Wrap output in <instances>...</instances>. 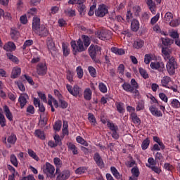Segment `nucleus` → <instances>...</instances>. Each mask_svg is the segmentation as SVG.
I'll list each match as a JSON object with an SVG mask.
<instances>
[{
  "label": "nucleus",
  "instance_id": "nucleus-1",
  "mask_svg": "<svg viewBox=\"0 0 180 180\" xmlns=\"http://www.w3.org/2000/svg\"><path fill=\"white\" fill-rule=\"evenodd\" d=\"M32 30L41 37L46 36V26L42 25L40 27V18L37 16H34L32 20Z\"/></svg>",
  "mask_w": 180,
  "mask_h": 180
},
{
  "label": "nucleus",
  "instance_id": "nucleus-2",
  "mask_svg": "<svg viewBox=\"0 0 180 180\" xmlns=\"http://www.w3.org/2000/svg\"><path fill=\"white\" fill-rule=\"evenodd\" d=\"M101 49L97 45H91L89 48V54L91 59L96 63H100V60L96 59L97 55H101Z\"/></svg>",
  "mask_w": 180,
  "mask_h": 180
},
{
  "label": "nucleus",
  "instance_id": "nucleus-3",
  "mask_svg": "<svg viewBox=\"0 0 180 180\" xmlns=\"http://www.w3.org/2000/svg\"><path fill=\"white\" fill-rule=\"evenodd\" d=\"M167 70L170 76H173L176 73V70L178 68V65L176 59L172 57L167 62L166 65Z\"/></svg>",
  "mask_w": 180,
  "mask_h": 180
},
{
  "label": "nucleus",
  "instance_id": "nucleus-4",
  "mask_svg": "<svg viewBox=\"0 0 180 180\" xmlns=\"http://www.w3.org/2000/svg\"><path fill=\"white\" fill-rule=\"evenodd\" d=\"M71 47L72 48L73 54L76 55L77 52H82L86 50V47H84L83 41L79 39L77 44L75 41L70 42Z\"/></svg>",
  "mask_w": 180,
  "mask_h": 180
},
{
  "label": "nucleus",
  "instance_id": "nucleus-5",
  "mask_svg": "<svg viewBox=\"0 0 180 180\" xmlns=\"http://www.w3.org/2000/svg\"><path fill=\"white\" fill-rule=\"evenodd\" d=\"M108 13V7L105 4L99 5L98 9L95 11V15L98 18H103Z\"/></svg>",
  "mask_w": 180,
  "mask_h": 180
},
{
  "label": "nucleus",
  "instance_id": "nucleus-6",
  "mask_svg": "<svg viewBox=\"0 0 180 180\" xmlns=\"http://www.w3.org/2000/svg\"><path fill=\"white\" fill-rule=\"evenodd\" d=\"M66 89H68V92L75 97L79 96L82 90L81 88L77 85H75L72 87L71 85L67 84Z\"/></svg>",
  "mask_w": 180,
  "mask_h": 180
},
{
  "label": "nucleus",
  "instance_id": "nucleus-7",
  "mask_svg": "<svg viewBox=\"0 0 180 180\" xmlns=\"http://www.w3.org/2000/svg\"><path fill=\"white\" fill-rule=\"evenodd\" d=\"M98 37L103 41L109 40L112 37V33L108 30H103L99 32Z\"/></svg>",
  "mask_w": 180,
  "mask_h": 180
},
{
  "label": "nucleus",
  "instance_id": "nucleus-8",
  "mask_svg": "<svg viewBox=\"0 0 180 180\" xmlns=\"http://www.w3.org/2000/svg\"><path fill=\"white\" fill-rule=\"evenodd\" d=\"M46 171L48 172L46 174L47 176L49 178H56V174H54V172L56 171V168L54 166L51 165L50 163H46Z\"/></svg>",
  "mask_w": 180,
  "mask_h": 180
},
{
  "label": "nucleus",
  "instance_id": "nucleus-9",
  "mask_svg": "<svg viewBox=\"0 0 180 180\" xmlns=\"http://www.w3.org/2000/svg\"><path fill=\"white\" fill-rule=\"evenodd\" d=\"M150 66L152 69L157 70L160 72L165 70V65L162 62H152Z\"/></svg>",
  "mask_w": 180,
  "mask_h": 180
},
{
  "label": "nucleus",
  "instance_id": "nucleus-10",
  "mask_svg": "<svg viewBox=\"0 0 180 180\" xmlns=\"http://www.w3.org/2000/svg\"><path fill=\"white\" fill-rule=\"evenodd\" d=\"M49 101H48V105H49V108H51V111L54 112L56 111V110L54 109V106H53V103L55 105V108H58L60 106V105L58 104V101H57V100H56L54 98H53V96L51 95H49Z\"/></svg>",
  "mask_w": 180,
  "mask_h": 180
},
{
  "label": "nucleus",
  "instance_id": "nucleus-11",
  "mask_svg": "<svg viewBox=\"0 0 180 180\" xmlns=\"http://www.w3.org/2000/svg\"><path fill=\"white\" fill-rule=\"evenodd\" d=\"M2 110H4V115L8 120H9V122H13V115H12V112H11L9 107L5 105L3 106Z\"/></svg>",
  "mask_w": 180,
  "mask_h": 180
},
{
  "label": "nucleus",
  "instance_id": "nucleus-12",
  "mask_svg": "<svg viewBox=\"0 0 180 180\" xmlns=\"http://www.w3.org/2000/svg\"><path fill=\"white\" fill-rule=\"evenodd\" d=\"M20 74H22V69L18 66H15L12 69L11 78H12V79H15V78L19 77Z\"/></svg>",
  "mask_w": 180,
  "mask_h": 180
},
{
  "label": "nucleus",
  "instance_id": "nucleus-13",
  "mask_svg": "<svg viewBox=\"0 0 180 180\" xmlns=\"http://www.w3.org/2000/svg\"><path fill=\"white\" fill-rule=\"evenodd\" d=\"M94 160H95L96 163L97 164L98 167H99V168H104L105 165L103 160L98 153H96L94 154Z\"/></svg>",
  "mask_w": 180,
  "mask_h": 180
},
{
  "label": "nucleus",
  "instance_id": "nucleus-14",
  "mask_svg": "<svg viewBox=\"0 0 180 180\" xmlns=\"http://www.w3.org/2000/svg\"><path fill=\"white\" fill-rule=\"evenodd\" d=\"M149 110L153 116L158 117L162 116V112L160 110H159L158 108H156L155 105H152L149 108Z\"/></svg>",
  "mask_w": 180,
  "mask_h": 180
},
{
  "label": "nucleus",
  "instance_id": "nucleus-15",
  "mask_svg": "<svg viewBox=\"0 0 180 180\" xmlns=\"http://www.w3.org/2000/svg\"><path fill=\"white\" fill-rule=\"evenodd\" d=\"M3 49L5 51H10V53H12V51L16 50V45L12 41H8L4 46Z\"/></svg>",
  "mask_w": 180,
  "mask_h": 180
},
{
  "label": "nucleus",
  "instance_id": "nucleus-16",
  "mask_svg": "<svg viewBox=\"0 0 180 180\" xmlns=\"http://www.w3.org/2000/svg\"><path fill=\"white\" fill-rule=\"evenodd\" d=\"M58 175L56 177V180H67L68 178H70V172L68 171H64L60 172L59 170Z\"/></svg>",
  "mask_w": 180,
  "mask_h": 180
},
{
  "label": "nucleus",
  "instance_id": "nucleus-17",
  "mask_svg": "<svg viewBox=\"0 0 180 180\" xmlns=\"http://www.w3.org/2000/svg\"><path fill=\"white\" fill-rule=\"evenodd\" d=\"M85 3V0H80V1L77 4V10L79 13V15H84L86 12V6L84 4Z\"/></svg>",
  "mask_w": 180,
  "mask_h": 180
},
{
  "label": "nucleus",
  "instance_id": "nucleus-18",
  "mask_svg": "<svg viewBox=\"0 0 180 180\" xmlns=\"http://www.w3.org/2000/svg\"><path fill=\"white\" fill-rule=\"evenodd\" d=\"M130 85L131 89L133 90L134 94L139 96V91H138V89L139 88V85L134 79H131Z\"/></svg>",
  "mask_w": 180,
  "mask_h": 180
},
{
  "label": "nucleus",
  "instance_id": "nucleus-19",
  "mask_svg": "<svg viewBox=\"0 0 180 180\" xmlns=\"http://www.w3.org/2000/svg\"><path fill=\"white\" fill-rule=\"evenodd\" d=\"M37 72L39 75H44L46 74V63H39L37 68Z\"/></svg>",
  "mask_w": 180,
  "mask_h": 180
},
{
  "label": "nucleus",
  "instance_id": "nucleus-20",
  "mask_svg": "<svg viewBox=\"0 0 180 180\" xmlns=\"http://www.w3.org/2000/svg\"><path fill=\"white\" fill-rule=\"evenodd\" d=\"M146 4L148 5L151 13L155 15L156 13V5L153 0H146Z\"/></svg>",
  "mask_w": 180,
  "mask_h": 180
},
{
  "label": "nucleus",
  "instance_id": "nucleus-21",
  "mask_svg": "<svg viewBox=\"0 0 180 180\" xmlns=\"http://www.w3.org/2000/svg\"><path fill=\"white\" fill-rule=\"evenodd\" d=\"M53 162L56 166V174H58L60 172V168H61V165H63V161L59 158H54Z\"/></svg>",
  "mask_w": 180,
  "mask_h": 180
},
{
  "label": "nucleus",
  "instance_id": "nucleus-22",
  "mask_svg": "<svg viewBox=\"0 0 180 180\" xmlns=\"http://www.w3.org/2000/svg\"><path fill=\"white\" fill-rule=\"evenodd\" d=\"M6 56H7L8 59L10 60V61H12V63H14V64H19V58H18V57L15 56H13L12 53H6Z\"/></svg>",
  "mask_w": 180,
  "mask_h": 180
},
{
  "label": "nucleus",
  "instance_id": "nucleus-23",
  "mask_svg": "<svg viewBox=\"0 0 180 180\" xmlns=\"http://www.w3.org/2000/svg\"><path fill=\"white\" fill-rule=\"evenodd\" d=\"M0 126L1 127H5L6 126V118L3 114L2 108H0Z\"/></svg>",
  "mask_w": 180,
  "mask_h": 180
},
{
  "label": "nucleus",
  "instance_id": "nucleus-24",
  "mask_svg": "<svg viewBox=\"0 0 180 180\" xmlns=\"http://www.w3.org/2000/svg\"><path fill=\"white\" fill-rule=\"evenodd\" d=\"M84 98L90 101L92 98V91L89 88H86L84 91Z\"/></svg>",
  "mask_w": 180,
  "mask_h": 180
},
{
  "label": "nucleus",
  "instance_id": "nucleus-25",
  "mask_svg": "<svg viewBox=\"0 0 180 180\" xmlns=\"http://www.w3.org/2000/svg\"><path fill=\"white\" fill-rule=\"evenodd\" d=\"M35 137H38L40 140H45L46 135L44 134V131H41L40 129H37L34 131Z\"/></svg>",
  "mask_w": 180,
  "mask_h": 180
},
{
  "label": "nucleus",
  "instance_id": "nucleus-26",
  "mask_svg": "<svg viewBox=\"0 0 180 180\" xmlns=\"http://www.w3.org/2000/svg\"><path fill=\"white\" fill-rule=\"evenodd\" d=\"M170 82H172V79L168 76H165L161 80L162 86L165 88H169L168 85Z\"/></svg>",
  "mask_w": 180,
  "mask_h": 180
},
{
  "label": "nucleus",
  "instance_id": "nucleus-27",
  "mask_svg": "<svg viewBox=\"0 0 180 180\" xmlns=\"http://www.w3.org/2000/svg\"><path fill=\"white\" fill-rule=\"evenodd\" d=\"M67 145H68V150H71L73 155L78 154V148L75 146V144L70 142V143H68Z\"/></svg>",
  "mask_w": 180,
  "mask_h": 180
},
{
  "label": "nucleus",
  "instance_id": "nucleus-28",
  "mask_svg": "<svg viewBox=\"0 0 180 180\" xmlns=\"http://www.w3.org/2000/svg\"><path fill=\"white\" fill-rule=\"evenodd\" d=\"M62 49L63 52V56L67 57L70 55V46L65 43L62 44Z\"/></svg>",
  "mask_w": 180,
  "mask_h": 180
},
{
  "label": "nucleus",
  "instance_id": "nucleus-29",
  "mask_svg": "<svg viewBox=\"0 0 180 180\" xmlns=\"http://www.w3.org/2000/svg\"><path fill=\"white\" fill-rule=\"evenodd\" d=\"M18 102L21 109H23L25 105L27 103V100L25 96H20L18 98Z\"/></svg>",
  "mask_w": 180,
  "mask_h": 180
},
{
  "label": "nucleus",
  "instance_id": "nucleus-30",
  "mask_svg": "<svg viewBox=\"0 0 180 180\" xmlns=\"http://www.w3.org/2000/svg\"><path fill=\"white\" fill-rule=\"evenodd\" d=\"M162 53L165 60H169L171 59L169 50L167 48H162Z\"/></svg>",
  "mask_w": 180,
  "mask_h": 180
},
{
  "label": "nucleus",
  "instance_id": "nucleus-31",
  "mask_svg": "<svg viewBox=\"0 0 180 180\" xmlns=\"http://www.w3.org/2000/svg\"><path fill=\"white\" fill-rule=\"evenodd\" d=\"M140 24L139 22L136 20H133L131 24V28L132 31L137 32L139 29Z\"/></svg>",
  "mask_w": 180,
  "mask_h": 180
},
{
  "label": "nucleus",
  "instance_id": "nucleus-32",
  "mask_svg": "<svg viewBox=\"0 0 180 180\" xmlns=\"http://www.w3.org/2000/svg\"><path fill=\"white\" fill-rule=\"evenodd\" d=\"M122 88L127 92H129L131 94H134V91L132 90L131 86L129 83L128 82H124L122 85Z\"/></svg>",
  "mask_w": 180,
  "mask_h": 180
},
{
  "label": "nucleus",
  "instance_id": "nucleus-33",
  "mask_svg": "<svg viewBox=\"0 0 180 180\" xmlns=\"http://www.w3.org/2000/svg\"><path fill=\"white\" fill-rule=\"evenodd\" d=\"M111 51L116 54V55H119V56H122L124 55L125 53V51L122 49H118L116 47H112L111 48Z\"/></svg>",
  "mask_w": 180,
  "mask_h": 180
},
{
  "label": "nucleus",
  "instance_id": "nucleus-34",
  "mask_svg": "<svg viewBox=\"0 0 180 180\" xmlns=\"http://www.w3.org/2000/svg\"><path fill=\"white\" fill-rule=\"evenodd\" d=\"M144 45V41L141 39H137L134 41L133 46L134 49H141Z\"/></svg>",
  "mask_w": 180,
  "mask_h": 180
},
{
  "label": "nucleus",
  "instance_id": "nucleus-35",
  "mask_svg": "<svg viewBox=\"0 0 180 180\" xmlns=\"http://www.w3.org/2000/svg\"><path fill=\"white\" fill-rule=\"evenodd\" d=\"M110 171H111L113 176H115V178H116V179H121L122 175L120 174L119 172L115 167H111Z\"/></svg>",
  "mask_w": 180,
  "mask_h": 180
},
{
  "label": "nucleus",
  "instance_id": "nucleus-36",
  "mask_svg": "<svg viewBox=\"0 0 180 180\" xmlns=\"http://www.w3.org/2000/svg\"><path fill=\"white\" fill-rule=\"evenodd\" d=\"M18 140V138L16 137V135L15 134H11V136H9L7 139V143L9 144H15L16 143V141Z\"/></svg>",
  "mask_w": 180,
  "mask_h": 180
},
{
  "label": "nucleus",
  "instance_id": "nucleus-37",
  "mask_svg": "<svg viewBox=\"0 0 180 180\" xmlns=\"http://www.w3.org/2000/svg\"><path fill=\"white\" fill-rule=\"evenodd\" d=\"M27 153L31 158H33L35 161H39L40 158H39V156L34 153V151L32 149H27Z\"/></svg>",
  "mask_w": 180,
  "mask_h": 180
},
{
  "label": "nucleus",
  "instance_id": "nucleus-38",
  "mask_svg": "<svg viewBox=\"0 0 180 180\" xmlns=\"http://www.w3.org/2000/svg\"><path fill=\"white\" fill-rule=\"evenodd\" d=\"M25 78V79H23ZM22 79H23V81H26L28 82V84H30V85H34V82L33 81V79L32 78V77L29 76L28 75H22Z\"/></svg>",
  "mask_w": 180,
  "mask_h": 180
},
{
  "label": "nucleus",
  "instance_id": "nucleus-39",
  "mask_svg": "<svg viewBox=\"0 0 180 180\" xmlns=\"http://www.w3.org/2000/svg\"><path fill=\"white\" fill-rule=\"evenodd\" d=\"M170 105L174 109L180 108V102L177 99L174 98L171 101Z\"/></svg>",
  "mask_w": 180,
  "mask_h": 180
},
{
  "label": "nucleus",
  "instance_id": "nucleus-40",
  "mask_svg": "<svg viewBox=\"0 0 180 180\" xmlns=\"http://www.w3.org/2000/svg\"><path fill=\"white\" fill-rule=\"evenodd\" d=\"M64 13L66 15L69 16V17H73V16H75V10H72V8H66L65 11H64Z\"/></svg>",
  "mask_w": 180,
  "mask_h": 180
},
{
  "label": "nucleus",
  "instance_id": "nucleus-41",
  "mask_svg": "<svg viewBox=\"0 0 180 180\" xmlns=\"http://www.w3.org/2000/svg\"><path fill=\"white\" fill-rule=\"evenodd\" d=\"M153 141L160 145L162 150L165 149V146L158 136H154Z\"/></svg>",
  "mask_w": 180,
  "mask_h": 180
},
{
  "label": "nucleus",
  "instance_id": "nucleus-42",
  "mask_svg": "<svg viewBox=\"0 0 180 180\" xmlns=\"http://www.w3.org/2000/svg\"><path fill=\"white\" fill-rule=\"evenodd\" d=\"M117 110L120 113V114H124L125 112L124 110V104L122 103H118L116 105Z\"/></svg>",
  "mask_w": 180,
  "mask_h": 180
},
{
  "label": "nucleus",
  "instance_id": "nucleus-43",
  "mask_svg": "<svg viewBox=\"0 0 180 180\" xmlns=\"http://www.w3.org/2000/svg\"><path fill=\"white\" fill-rule=\"evenodd\" d=\"M82 39L83 40L82 42L84 43V46L87 48L91 43L90 38L88 36L82 35Z\"/></svg>",
  "mask_w": 180,
  "mask_h": 180
},
{
  "label": "nucleus",
  "instance_id": "nucleus-44",
  "mask_svg": "<svg viewBox=\"0 0 180 180\" xmlns=\"http://www.w3.org/2000/svg\"><path fill=\"white\" fill-rule=\"evenodd\" d=\"M88 120L91 122V125L95 127L96 125V120L92 113L88 114Z\"/></svg>",
  "mask_w": 180,
  "mask_h": 180
},
{
  "label": "nucleus",
  "instance_id": "nucleus-45",
  "mask_svg": "<svg viewBox=\"0 0 180 180\" xmlns=\"http://www.w3.org/2000/svg\"><path fill=\"white\" fill-rule=\"evenodd\" d=\"M98 89L99 91L103 93V94H105L108 92V89L106 85L103 83V82H100L98 84Z\"/></svg>",
  "mask_w": 180,
  "mask_h": 180
},
{
  "label": "nucleus",
  "instance_id": "nucleus-46",
  "mask_svg": "<svg viewBox=\"0 0 180 180\" xmlns=\"http://www.w3.org/2000/svg\"><path fill=\"white\" fill-rule=\"evenodd\" d=\"M169 37L174 39V41L176 44V40H179V34L178 33L177 31L172 30V32H169Z\"/></svg>",
  "mask_w": 180,
  "mask_h": 180
},
{
  "label": "nucleus",
  "instance_id": "nucleus-47",
  "mask_svg": "<svg viewBox=\"0 0 180 180\" xmlns=\"http://www.w3.org/2000/svg\"><path fill=\"white\" fill-rule=\"evenodd\" d=\"M39 126L41 127V129H43L44 126H46V121H45V117H44V114H41L40 115V119L39 121Z\"/></svg>",
  "mask_w": 180,
  "mask_h": 180
},
{
  "label": "nucleus",
  "instance_id": "nucleus-48",
  "mask_svg": "<svg viewBox=\"0 0 180 180\" xmlns=\"http://www.w3.org/2000/svg\"><path fill=\"white\" fill-rule=\"evenodd\" d=\"M59 101V107L63 108V109H65L68 107V103H67V101H65L64 100V98H61L60 99L58 100Z\"/></svg>",
  "mask_w": 180,
  "mask_h": 180
},
{
  "label": "nucleus",
  "instance_id": "nucleus-49",
  "mask_svg": "<svg viewBox=\"0 0 180 180\" xmlns=\"http://www.w3.org/2000/svg\"><path fill=\"white\" fill-rule=\"evenodd\" d=\"M131 172L132 174L131 176H134V178H138V176H139V175H140V172L137 167H134L131 169Z\"/></svg>",
  "mask_w": 180,
  "mask_h": 180
},
{
  "label": "nucleus",
  "instance_id": "nucleus-50",
  "mask_svg": "<svg viewBox=\"0 0 180 180\" xmlns=\"http://www.w3.org/2000/svg\"><path fill=\"white\" fill-rule=\"evenodd\" d=\"M10 161L14 167H18V158L15 154H11L10 156Z\"/></svg>",
  "mask_w": 180,
  "mask_h": 180
},
{
  "label": "nucleus",
  "instance_id": "nucleus-51",
  "mask_svg": "<svg viewBox=\"0 0 180 180\" xmlns=\"http://www.w3.org/2000/svg\"><path fill=\"white\" fill-rule=\"evenodd\" d=\"M63 126V122L61 120H58L55 122V124L53 125V129L56 131H59L61 130V127Z\"/></svg>",
  "mask_w": 180,
  "mask_h": 180
},
{
  "label": "nucleus",
  "instance_id": "nucleus-52",
  "mask_svg": "<svg viewBox=\"0 0 180 180\" xmlns=\"http://www.w3.org/2000/svg\"><path fill=\"white\" fill-rule=\"evenodd\" d=\"M149 145H150V139L149 138H146L142 142L141 148H142V149L143 150H146L148 148Z\"/></svg>",
  "mask_w": 180,
  "mask_h": 180
},
{
  "label": "nucleus",
  "instance_id": "nucleus-53",
  "mask_svg": "<svg viewBox=\"0 0 180 180\" xmlns=\"http://www.w3.org/2000/svg\"><path fill=\"white\" fill-rule=\"evenodd\" d=\"M107 127L112 131L115 130H118V127L117 125H115L114 123L112 122H110V120L107 121Z\"/></svg>",
  "mask_w": 180,
  "mask_h": 180
},
{
  "label": "nucleus",
  "instance_id": "nucleus-54",
  "mask_svg": "<svg viewBox=\"0 0 180 180\" xmlns=\"http://www.w3.org/2000/svg\"><path fill=\"white\" fill-rule=\"evenodd\" d=\"M107 127L112 131L115 130H118V127L117 125H115L114 123L112 122H110V120L107 121Z\"/></svg>",
  "mask_w": 180,
  "mask_h": 180
},
{
  "label": "nucleus",
  "instance_id": "nucleus-55",
  "mask_svg": "<svg viewBox=\"0 0 180 180\" xmlns=\"http://www.w3.org/2000/svg\"><path fill=\"white\" fill-rule=\"evenodd\" d=\"M132 121L134 122V124H140L141 123V120L139 117H138L136 113H133L130 115Z\"/></svg>",
  "mask_w": 180,
  "mask_h": 180
},
{
  "label": "nucleus",
  "instance_id": "nucleus-56",
  "mask_svg": "<svg viewBox=\"0 0 180 180\" xmlns=\"http://www.w3.org/2000/svg\"><path fill=\"white\" fill-rule=\"evenodd\" d=\"M153 54H146L144 57V63L146 65H148L150 62L153 60Z\"/></svg>",
  "mask_w": 180,
  "mask_h": 180
},
{
  "label": "nucleus",
  "instance_id": "nucleus-57",
  "mask_svg": "<svg viewBox=\"0 0 180 180\" xmlns=\"http://www.w3.org/2000/svg\"><path fill=\"white\" fill-rule=\"evenodd\" d=\"M162 41L164 46H168L173 44V41L169 38H162Z\"/></svg>",
  "mask_w": 180,
  "mask_h": 180
},
{
  "label": "nucleus",
  "instance_id": "nucleus-58",
  "mask_svg": "<svg viewBox=\"0 0 180 180\" xmlns=\"http://www.w3.org/2000/svg\"><path fill=\"white\" fill-rule=\"evenodd\" d=\"M32 44H33V40L32 39L26 40L24 42V44L22 46V50H26L27 47H30V46H32Z\"/></svg>",
  "mask_w": 180,
  "mask_h": 180
},
{
  "label": "nucleus",
  "instance_id": "nucleus-59",
  "mask_svg": "<svg viewBox=\"0 0 180 180\" xmlns=\"http://www.w3.org/2000/svg\"><path fill=\"white\" fill-rule=\"evenodd\" d=\"M88 70H89V72L90 74V75L92 77H96V69L92 67V66H89L88 68Z\"/></svg>",
  "mask_w": 180,
  "mask_h": 180
},
{
  "label": "nucleus",
  "instance_id": "nucleus-60",
  "mask_svg": "<svg viewBox=\"0 0 180 180\" xmlns=\"http://www.w3.org/2000/svg\"><path fill=\"white\" fill-rule=\"evenodd\" d=\"M165 21L169 22L174 19V16L172 13L167 12L165 15Z\"/></svg>",
  "mask_w": 180,
  "mask_h": 180
},
{
  "label": "nucleus",
  "instance_id": "nucleus-61",
  "mask_svg": "<svg viewBox=\"0 0 180 180\" xmlns=\"http://www.w3.org/2000/svg\"><path fill=\"white\" fill-rule=\"evenodd\" d=\"M139 72L141 74V75L144 78V79H148L149 77H148V75L146 72V70H144L143 68H139Z\"/></svg>",
  "mask_w": 180,
  "mask_h": 180
},
{
  "label": "nucleus",
  "instance_id": "nucleus-62",
  "mask_svg": "<svg viewBox=\"0 0 180 180\" xmlns=\"http://www.w3.org/2000/svg\"><path fill=\"white\" fill-rule=\"evenodd\" d=\"M77 75L79 79H82L83 77V70L80 66L77 67L76 69Z\"/></svg>",
  "mask_w": 180,
  "mask_h": 180
},
{
  "label": "nucleus",
  "instance_id": "nucleus-63",
  "mask_svg": "<svg viewBox=\"0 0 180 180\" xmlns=\"http://www.w3.org/2000/svg\"><path fill=\"white\" fill-rule=\"evenodd\" d=\"M141 9L140 6H135L134 7H133V12L135 15L136 16L139 15V13H141Z\"/></svg>",
  "mask_w": 180,
  "mask_h": 180
},
{
  "label": "nucleus",
  "instance_id": "nucleus-64",
  "mask_svg": "<svg viewBox=\"0 0 180 180\" xmlns=\"http://www.w3.org/2000/svg\"><path fill=\"white\" fill-rule=\"evenodd\" d=\"M160 18V13H157V15L155 16H154L151 20H150V24L151 25H155L159 20Z\"/></svg>",
  "mask_w": 180,
  "mask_h": 180
}]
</instances>
